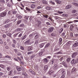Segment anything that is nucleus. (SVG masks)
Instances as JSON below:
<instances>
[{
    "label": "nucleus",
    "mask_w": 78,
    "mask_h": 78,
    "mask_svg": "<svg viewBox=\"0 0 78 78\" xmlns=\"http://www.w3.org/2000/svg\"><path fill=\"white\" fill-rule=\"evenodd\" d=\"M7 13L6 12H3L0 13V17H5Z\"/></svg>",
    "instance_id": "1"
},
{
    "label": "nucleus",
    "mask_w": 78,
    "mask_h": 78,
    "mask_svg": "<svg viewBox=\"0 0 78 78\" xmlns=\"http://www.w3.org/2000/svg\"><path fill=\"white\" fill-rule=\"evenodd\" d=\"M53 30H54V29L53 27H50L48 30V33H51L52 32V31H53Z\"/></svg>",
    "instance_id": "2"
},
{
    "label": "nucleus",
    "mask_w": 78,
    "mask_h": 78,
    "mask_svg": "<svg viewBox=\"0 0 78 78\" xmlns=\"http://www.w3.org/2000/svg\"><path fill=\"white\" fill-rule=\"evenodd\" d=\"M59 69V66L57 65H55L54 66V70H57Z\"/></svg>",
    "instance_id": "3"
},
{
    "label": "nucleus",
    "mask_w": 78,
    "mask_h": 78,
    "mask_svg": "<svg viewBox=\"0 0 78 78\" xmlns=\"http://www.w3.org/2000/svg\"><path fill=\"white\" fill-rule=\"evenodd\" d=\"M76 62V60L75 59H73L71 62V63L73 64H75Z\"/></svg>",
    "instance_id": "4"
},
{
    "label": "nucleus",
    "mask_w": 78,
    "mask_h": 78,
    "mask_svg": "<svg viewBox=\"0 0 78 78\" xmlns=\"http://www.w3.org/2000/svg\"><path fill=\"white\" fill-rule=\"evenodd\" d=\"M77 55V53L76 52H75L73 53L72 55V58H75V57Z\"/></svg>",
    "instance_id": "5"
},
{
    "label": "nucleus",
    "mask_w": 78,
    "mask_h": 78,
    "mask_svg": "<svg viewBox=\"0 0 78 78\" xmlns=\"http://www.w3.org/2000/svg\"><path fill=\"white\" fill-rule=\"evenodd\" d=\"M44 70L46 72L48 70V66H45L44 67Z\"/></svg>",
    "instance_id": "6"
},
{
    "label": "nucleus",
    "mask_w": 78,
    "mask_h": 78,
    "mask_svg": "<svg viewBox=\"0 0 78 78\" xmlns=\"http://www.w3.org/2000/svg\"><path fill=\"white\" fill-rule=\"evenodd\" d=\"M62 73H66V69H62L59 70Z\"/></svg>",
    "instance_id": "7"
},
{
    "label": "nucleus",
    "mask_w": 78,
    "mask_h": 78,
    "mask_svg": "<svg viewBox=\"0 0 78 78\" xmlns=\"http://www.w3.org/2000/svg\"><path fill=\"white\" fill-rule=\"evenodd\" d=\"M72 7V5H68L66 7V9H70Z\"/></svg>",
    "instance_id": "8"
},
{
    "label": "nucleus",
    "mask_w": 78,
    "mask_h": 78,
    "mask_svg": "<svg viewBox=\"0 0 78 78\" xmlns=\"http://www.w3.org/2000/svg\"><path fill=\"white\" fill-rule=\"evenodd\" d=\"M16 68L17 70L19 72H20L22 70V69H21V68H20L19 66H17Z\"/></svg>",
    "instance_id": "9"
},
{
    "label": "nucleus",
    "mask_w": 78,
    "mask_h": 78,
    "mask_svg": "<svg viewBox=\"0 0 78 78\" xmlns=\"http://www.w3.org/2000/svg\"><path fill=\"white\" fill-rule=\"evenodd\" d=\"M46 9H47V10H48V11H51V8L50 7L47 6L46 7Z\"/></svg>",
    "instance_id": "10"
},
{
    "label": "nucleus",
    "mask_w": 78,
    "mask_h": 78,
    "mask_svg": "<svg viewBox=\"0 0 78 78\" xmlns=\"http://www.w3.org/2000/svg\"><path fill=\"white\" fill-rule=\"evenodd\" d=\"M73 47H78V43L76 42L74 43L73 45Z\"/></svg>",
    "instance_id": "11"
},
{
    "label": "nucleus",
    "mask_w": 78,
    "mask_h": 78,
    "mask_svg": "<svg viewBox=\"0 0 78 78\" xmlns=\"http://www.w3.org/2000/svg\"><path fill=\"white\" fill-rule=\"evenodd\" d=\"M76 69L75 68H74L72 69V73H73V72H76Z\"/></svg>",
    "instance_id": "12"
},
{
    "label": "nucleus",
    "mask_w": 78,
    "mask_h": 78,
    "mask_svg": "<svg viewBox=\"0 0 78 78\" xmlns=\"http://www.w3.org/2000/svg\"><path fill=\"white\" fill-rule=\"evenodd\" d=\"M50 44L49 43H48L44 47L45 48H47V47H48L49 46H50Z\"/></svg>",
    "instance_id": "13"
},
{
    "label": "nucleus",
    "mask_w": 78,
    "mask_h": 78,
    "mask_svg": "<svg viewBox=\"0 0 78 78\" xmlns=\"http://www.w3.org/2000/svg\"><path fill=\"white\" fill-rule=\"evenodd\" d=\"M55 2L58 3V4H61V2L59 0H55Z\"/></svg>",
    "instance_id": "14"
},
{
    "label": "nucleus",
    "mask_w": 78,
    "mask_h": 78,
    "mask_svg": "<svg viewBox=\"0 0 78 78\" xmlns=\"http://www.w3.org/2000/svg\"><path fill=\"white\" fill-rule=\"evenodd\" d=\"M42 3L43 4H45V5L48 4V3H47V1L45 0H43L42 1Z\"/></svg>",
    "instance_id": "15"
},
{
    "label": "nucleus",
    "mask_w": 78,
    "mask_h": 78,
    "mask_svg": "<svg viewBox=\"0 0 78 78\" xmlns=\"http://www.w3.org/2000/svg\"><path fill=\"white\" fill-rule=\"evenodd\" d=\"M21 22H22V20H19L17 21V25H19L20 24V23H21Z\"/></svg>",
    "instance_id": "16"
},
{
    "label": "nucleus",
    "mask_w": 78,
    "mask_h": 78,
    "mask_svg": "<svg viewBox=\"0 0 78 78\" xmlns=\"http://www.w3.org/2000/svg\"><path fill=\"white\" fill-rule=\"evenodd\" d=\"M44 44H45L44 43H42V44H41L40 45V48H42V47H44Z\"/></svg>",
    "instance_id": "17"
},
{
    "label": "nucleus",
    "mask_w": 78,
    "mask_h": 78,
    "mask_svg": "<svg viewBox=\"0 0 78 78\" xmlns=\"http://www.w3.org/2000/svg\"><path fill=\"white\" fill-rule=\"evenodd\" d=\"M36 7V5L34 4H33L31 6V8H34L35 7Z\"/></svg>",
    "instance_id": "18"
},
{
    "label": "nucleus",
    "mask_w": 78,
    "mask_h": 78,
    "mask_svg": "<svg viewBox=\"0 0 78 78\" xmlns=\"http://www.w3.org/2000/svg\"><path fill=\"white\" fill-rule=\"evenodd\" d=\"M6 35L7 36H9V37H11V33L9 32L7 33H6Z\"/></svg>",
    "instance_id": "19"
},
{
    "label": "nucleus",
    "mask_w": 78,
    "mask_h": 78,
    "mask_svg": "<svg viewBox=\"0 0 78 78\" xmlns=\"http://www.w3.org/2000/svg\"><path fill=\"white\" fill-rule=\"evenodd\" d=\"M30 40H27V41L25 42V44H29V43H30Z\"/></svg>",
    "instance_id": "20"
},
{
    "label": "nucleus",
    "mask_w": 78,
    "mask_h": 78,
    "mask_svg": "<svg viewBox=\"0 0 78 78\" xmlns=\"http://www.w3.org/2000/svg\"><path fill=\"white\" fill-rule=\"evenodd\" d=\"M70 57H68L67 58L66 61H67L68 62H70Z\"/></svg>",
    "instance_id": "21"
},
{
    "label": "nucleus",
    "mask_w": 78,
    "mask_h": 78,
    "mask_svg": "<svg viewBox=\"0 0 78 78\" xmlns=\"http://www.w3.org/2000/svg\"><path fill=\"white\" fill-rule=\"evenodd\" d=\"M53 73V71H51L49 72L48 74H49V75H51Z\"/></svg>",
    "instance_id": "22"
},
{
    "label": "nucleus",
    "mask_w": 78,
    "mask_h": 78,
    "mask_svg": "<svg viewBox=\"0 0 78 78\" xmlns=\"http://www.w3.org/2000/svg\"><path fill=\"white\" fill-rule=\"evenodd\" d=\"M9 27V24H7L4 26L5 28H8Z\"/></svg>",
    "instance_id": "23"
},
{
    "label": "nucleus",
    "mask_w": 78,
    "mask_h": 78,
    "mask_svg": "<svg viewBox=\"0 0 78 78\" xmlns=\"http://www.w3.org/2000/svg\"><path fill=\"white\" fill-rule=\"evenodd\" d=\"M43 53V52H42V51H40L39 52V56H42V55Z\"/></svg>",
    "instance_id": "24"
},
{
    "label": "nucleus",
    "mask_w": 78,
    "mask_h": 78,
    "mask_svg": "<svg viewBox=\"0 0 78 78\" xmlns=\"http://www.w3.org/2000/svg\"><path fill=\"white\" fill-rule=\"evenodd\" d=\"M49 2L51 3H52V4H53V5H55V2H53V1H50Z\"/></svg>",
    "instance_id": "25"
},
{
    "label": "nucleus",
    "mask_w": 78,
    "mask_h": 78,
    "mask_svg": "<svg viewBox=\"0 0 78 78\" xmlns=\"http://www.w3.org/2000/svg\"><path fill=\"white\" fill-rule=\"evenodd\" d=\"M44 62H47L48 61V60H47V58H45L44 59Z\"/></svg>",
    "instance_id": "26"
},
{
    "label": "nucleus",
    "mask_w": 78,
    "mask_h": 78,
    "mask_svg": "<svg viewBox=\"0 0 78 78\" xmlns=\"http://www.w3.org/2000/svg\"><path fill=\"white\" fill-rule=\"evenodd\" d=\"M20 49L22 50H24V47L22 46H20Z\"/></svg>",
    "instance_id": "27"
},
{
    "label": "nucleus",
    "mask_w": 78,
    "mask_h": 78,
    "mask_svg": "<svg viewBox=\"0 0 78 78\" xmlns=\"http://www.w3.org/2000/svg\"><path fill=\"white\" fill-rule=\"evenodd\" d=\"M38 34H37L35 36L34 38L35 39H37V37H38Z\"/></svg>",
    "instance_id": "28"
},
{
    "label": "nucleus",
    "mask_w": 78,
    "mask_h": 78,
    "mask_svg": "<svg viewBox=\"0 0 78 78\" xmlns=\"http://www.w3.org/2000/svg\"><path fill=\"white\" fill-rule=\"evenodd\" d=\"M32 50V48H31V47H30L28 48V51H30V50Z\"/></svg>",
    "instance_id": "29"
},
{
    "label": "nucleus",
    "mask_w": 78,
    "mask_h": 78,
    "mask_svg": "<svg viewBox=\"0 0 78 78\" xmlns=\"http://www.w3.org/2000/svg\"><path fill=\"white\" fill-rule=\"evenodd\" d=\"M73 4L74 5H75V6H78V4L77 3H73Z\"/></svg>",
    "instance_id": "30"
},
{
    "label": "nucleus",
    "mask_w": 78,
    "mask_h": 78,
    "mask_svg": "<svg viewBox=\"0 0 78 78\" xmlns=\"http://www.w3.org/2000/svg\"><path fill=\"white\" fill-rule=\"evenodd\" d=\"M73 26H71L70 27V30H71V31L73 30Z\"/></svg>",
    "instance_id": "31"
},
{
    "label": "nucleus",
    "mask_w": 78,
    "mask_h": 78,
    "mask_svg": "<svg viewBox=\"0 0 78 78\" xmlns=\"http://www.w3.org/2000/svg\"><path fill=\"white\" fill-rule=\"evenodd\" d=\"M62 31H63V29L61 28L59 30V32L60 33H62Z\"/></svg>",
    "instance_id": "32"
},
{
    "label": "nucleus",
    "mask_w": 78,
    "mask_h": 78,
    "mask_svg": "<svg viewBox=\"0 0 78 78\" xmlns=\"http://www.w3.org/2000/svg\"><path fill=\"white\" fill-rule=\"evenodd\" d=\"M33 53V51H29L27 53L28 55H30V54H32Z\"/></svg>",
    "instance_id": "33"
},
{
    "label": "nucleus",
    "mask_w": 78,
    "mask_h": 78,
    "mask_svg": "<svg viewBox=\"0 0 78 78\" xmlns=\"http://www.w3.org/2000/svg\"><path fill=\"white\" fill-rule=\"evenodd\" d=\"M55 19H61L60 17H59L58 16H55Z\"/></svg>",
    "instance_id": "34"
},
{
    "label": "nucleus",
    "mask_w": 78,
    "mask_h": 78,
    "mask_svg": "<svg viewBox=\"0 0 78 78\" xmlns=\"http://www.w3.org/2000/svg\"><path fill=\"white\" fill-rule=\"evenodd\" d=\"M27 35H24L23 36V37L22 40H23V39H25V38H26V37H27Z\"/></svg>",
    "instance_id": "35"
},
{
    "label": "nucleus",
    "mask_w": 78,
    "mask_h": 78,
    "mask_svg": "<svg viewBox=\"0 0 78 78\" xmlns=\"http://www.w3.org/2000/svg\"><path fill=\"white\" fill-rule=\"evenodd\" d=\"M76 12V10H73L72 11V13H75V12Z\"/></svg>",
    "instance_id": "36"
},
{
    "label": "nucleus",
    "mask_w": 78,
    "mask_h": 78,
    "mask_svg": "<svg viewBox=\"0 0 78 78\" xmlns=\"http://www.w3.org/2000/svg\"><path fill=\"white\" fill-rule=\"evenodd\" d=\"M62 16H65V17H67V16H68V15L66 14H63Z\"/></svg>",
    "instance_id": "37"
},
{
    "label": "nucleus",
    "mask_w": 78,
    "mask_h": 78,
    "mask_svg": "<svg viewBox=\"0 0 78 78\" xmlns=\"http://www.w3.org/2000/svg\"><path fill=\"white\" fill-rule=\"evenodd\" d=\"M5 58H9V59H11V57L10 56H9V55H6L5 56Z\"/></svg>",
    "instance_id": "38"
},
{
    "label": "nucleus",
    "mask_w": 78,
    "mask_h": 78,
    "mask_svg": "<svg viewBox=\"0 0 78 78\" xmlns=\"http://www.w3.org/2000/svg\"><path fill=\"white\" fill-rule=\"evenodd\" d=\"M62 38H60L59 40V42L61 43V42H62Z\"/></svg>",
    "instance_id": "39"
},
{
    "label": "nucleus",
    "mask_w": 78,
    "mask_h": 78,
    "mask_svg": "<svg viewBox=\"0 0 78 78\" xmlns=\"http://www.w3.org/2000/svg\"><path fill=\"white\" fill-rule=\"evenodd\" d=\"M62 36L63 37H64V36H65V33H64V32H63L62 34Z\"/></svg>",
    "instance_id": "40"
},
{
    "label": "nucleus",
    "mask_w": 78,
    "mask_h": 78,
    "mask_svg": "<svg viewBox=\"0 0 78 78\" xmlns=\"http://www.w3.org/2000/svg\"><path fill=\"white\" fill-rule=\"evenodd\" d=\"M23 26H24V25L23 24H20V27H23Z\"/></svg>",
    "instance_id": "41"
},
{
    "label": "nucleus",
    "mask_w": 78,
    "mask_h": 78,
    "mask_svg": "<svg viewBox=\"0 0 78 78\" xmlns=\"http://www.w3.org/2000/svg\"><path fill=\"white\" fill-rule=\"evenodd\" d=\"M7 70H8L9 71V70H10V69H11V68H10V67H8L7 68Z\"/></svg>",
    "instance_id": "42"
},
{
    "label": "nucleus",
    "mask_w": 78,
    "mask_h": 78,
    "mask_svg": "<svg viewBox=\"0 0 78 78\" xmlns=\"http://www.w3.org/2000/svg\"><path fill=\"white\" fill-rule=\"evenodd\" d=\"M17 55L18 56H20L21 55V53L20 52H18L17 53Z\"/></svg>",
    "instance_id": "43"
},
{
    "label": "nucleus",
    "mask_w": 78,
    "mask_h": 78,
    "mask_svg": "<svg viewBox=\"0 0 78 78\" xmlns=\"http://www.w3.org/2000/svg\"><path fill=\"white\" fill-rule=\"evenodd\" d=\"M12 13L13 14H15L17 13V12L16 11H14L12 12Z\"/></svg>",
    "instance_id": "44"
},
{
    "label": "nucleus",
    "mask_w": 78,
    "mask_h": 78,
    "mask_svg": "<svg viewBox=\"0 0 78 78\" xmlns=\"http://www.w3.org/2000/svg\"><path fill=\"white\" fill-rule=\"evenodd\" d=\"M55 33H53L51 34V35L52 36H55Z\"/></svg>",
    "instance_id": "45"
},
{
    "label": "nucleus",
    "mask_w": 78,
    "mask_h": 78,
    "mask_svg": "<svg viewBox=\"0 0 78 78\" xmlns=\"http://www.w3.org/2000/svg\"><path fill=\"white\" fill-rule=\"evenodd\" d=\"M0 43L1 44H3V41H2V39H0Z\"/></svg>",
    "instance_id": "46"
},
{
    "label": "nucleus",
    "mask_w": 78,
    "mask_h": 78,
    "mask_svg": "<svg viewBox=\"0 0 78 78\" xmlns=\"http://www.w3.org/2000/svg\"><path fill=\"white\" fill-rule=\"evenodd\" d=\"M26 10H27V11H30V9L28 8V7H26Z\"/></svg>",
    "instance_id": "47"
},
{
    "label": "nucleus",
    "mask_w": 78,
    "mask_h": 78,
    "mask_svg": "<svg viewBox=\"0 0 78 78\" xmlns=\"http://www.w3.org/2000/svg\"><path fill=\"white\" fill-rule=\"evenodd\" d=\"M43 17H45V18H48V16H47V15H43Z\"/></svg>",
    "instance_id": "48"
},
{
    "label": "nucleus",
    "mask_w": 78,
    "mask_h": 78,
    "mask_svg": "<svg viewBox=\"0 0 78 78\" xmlns=\"http://www.w3.org/2000/svg\"><path fill=\"white\" fill-rule=\"evenodd\" d=\"M58 14H63V12H62L58 11Z\"/></svg>",
    "instance_id": "49"
},
{
    "label": "nucleus",
    "mask_w": 78,
    "mask_h": 78,
    "mask_svg": "<svg viewBox=\"0 0 78 78\" xmlns=\"http://www.w3.org/2000/svg\"><path fill=\"white\" fill-rule=\"evenodd\" d=\"M14 50L15 53H17L18 51H17V49H14Z\"/></svg>",
    "instance_id": "50"
},
{
    "label": "nucleus",
    "mask_w": 78,
    "mask_h": 78,
    "mask_svg": "<svg viewBox=\"0 0 78 78\" xmlns=\"http://www.w3.org/2000/svg\"><path fill=\"white\" fill-rule=\"evenodd\" d=\"M2 10H3V7L0 8V10L2 11Z\"/></svg>",
    "instance_id": "51"
},
{
    "label": "nucleus",
    "mask_w": 78,
    "mask_h": 78,
    "mask_svg": "<svg viewBox=\"0 0 78 78\" xmlns=\"http://www.w3.org/2000/svg\"><path fill=\"white\" fill-rule=\"evenodd\" d=\"M55 54H57V55H58V54H61V52H58L57 53H55Z\"/></svg>",
    "instance_id": "52"
},
{
    "label": "nucleus",
    "mask_w": 78,
    "mask_h": 78,
    "mask_svg": "<svg viewBox=\"0 0 78 78\" xmlns=\"http://www.w3.org/2000/svg\"><path fill=\"white\" fill-rule=\"evenodd\" d=\"M38 40H36L35 41V44H38Z\"/></svg>",
    "instance_id": "53"
},
{
    "label": "nucleus",
    "mask_w": 78,
    "mask_h": 78,
    "mask_svg": "<svg viewBox=\"0 0 78 78\" xmlns=\"http://www.w3.org/2000/svg\"><path fill=\"white\" fill-rule=\"evenodd\" d=\"M67 23L69 24H70V23H73V22L72 21L69 22H68Z\"/></svg>",
    "instance_id": "54"
},
{
    "label": "nucleus",
    "mask_w": 78,
    "mask_h": 78,
    "mask_svg": "<svg viewBox=\"0 0 78 78\" xmlns=\"http://www.w3.org/2000/svg\"><path fill=\"white\" fill-rule=\"evenodd\" d=\"M22 36V33L20 34L18 36V37H21Z\"/></svg>",
    "instance_id": "55"
},
{
    "label": "nucleus",
    "mask_w": 78,
    "mask_h": 78,
    "mask_svg": "<svg viewBox=\"0 0 78 78\" xmlns=\"http://www.w3.org/2000/svg\"><path fill=\"white\" fill-rule=\"evenodd\" d=\"M19 19H22V17L20 15L19 16Z\"/></svg>",
    "instance_id": "56"
},
{
    "label": "nucleus",
    "mask_w": 78,
    "mask_h": 78,
    "mask_svg": "<svg viewBox=\"0 0 78 78\" xmlns=\"http://www.w3.org/2000/svg\"><path fill=\"white\" fill-rule=\"evenodd\" d=\"M3 75V73L1 72L0 73V76H2V75Z\"/></svg>",
    "instance_id": "57"
},
{
    "label": "nucleus",
    "mask_w": 78,
    "mask_h": 78,
    "mask_svg": "<svg viewBox=\"0 0 78 78\" xmlns=\"http://www.w3.org/2000/svg\"><path fill=\"white\" fill-rule=\"evenodd\" d=\"M32 73L33 75H36V73H35V72H34L33 71Z\"/></svg>",
    "instance_id": "58"
},
{
    "label": "nucleus",
    "mask_w": 78,
    "mask_h": 78,
    "mask_svg": "<svg viewBox=\"0 0 78 78\" xmlns=\"http://www.w3.org/2000/svg\"><path fill=\"white\" fill-rule=\"evenodd\" d=\"M60 78H64V75H62Z\"/></svg>",
    "instance_id": "59"
},
{
    "label": "nucleus",
    "mask_w": 78,
    "mask_h": 78,
    "mask_svg": "<svg viewBox=\"0 0 78 78\" xmlns=\"http://www.w3.org/2000/svg\"><path fill=\"white\" fill-rule=\"evenodd\" d=\"M41 6H38V7L37 8V9H41Z\"/></svg>",
    "instance_id": "60"
},
{
    "label": "nucleus",
    "mask_w": 78,
    "mask_h": 78,
    "mask_svg": "<svg viewBox=\"0 0 78 78\" xmlns=\"http://www.w3.org/2000/svg\"><path fill=\"white\" fill-rule=\"evenodd\" d=\"M14 59L15 61H18V59H17L16 58H14Z\"/></svg>",
    "instance_id": "61"
},
{
    "label": "nucleus",
    "mask_w": 78,
    "mask_h": 78,
    "mask_svg": "<svg viewBox=\"0 0 78 78\" xmlns=\"http://www.w3.org/2000/svg\"><path fill=\"white\" fill-rule=\"evenodd\" d=\"M46 23L47 25H50V23L48 22H47Z\"/></svg>",
    "instance_id": "62"
},
{
    "label": "nucleus",
    "mask_w": 78,
    "mask_h": 78,
    "mask_svg": "<svg viewBox=\"0 0 78 78\" xmlns=\"http://www.w3.org/2000/svg\"><path fill=\"white\" fill-rule=\"evenodd\" d=\"M1 2L2 3H5V1L4 0H1Z\"/></svg>",
    "instance_id": "63"
},
{
    "label": "nucleus",
    "mask_w": 78,
    "mask_h": 78,
    "mask_svg": "<svg viewBox=\"0 0 78 78\" xmlns=\"http://www.w3.org/2000/svg\"><path fill=\"white\" fill-rule=\"evenodd\" d=\"M13 78H18V76H14L13 77Z\"/></svg>",
    "instance_id": "64"
}]
</instances>
